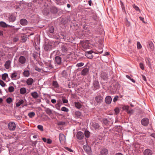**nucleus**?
Instances as JSON below:
<instances>
[{
	"label": "nucleus",
	"instance_id": "e2e57ef3",
	"mask_svg": "<svg viewBox=\"0 0 155 155\" xmlns=\"http://www.w3.org/2000/svg\"><path fill=\"white\" fill-rule=\"evenodd\" d=\"M125 24H126V25L128 26H130V22L128 21L127 18H126Z\"/></svg>",
	"mask_w": 155,
	"mask_h": 155
},
{
	"label": "nucleus",
	"instance_id": "a19ab883",
	"mask_svg": "<svg viewBox=\"0 0 155 155\" xmlns=\"http://www.w3.org/2000/svg\"><path fill=\"white\" fill-rule=\"evenodd\" d=\"M7 78H8V75L7 74L5 73L2 75V79L3 80H5Z\"/></svg>",
	"mask_w": 155,
	"mask_h": 155
},
{
	"label": "nucleus",
	"instance_id": "72a5a7b5",
	"mask_svg": "<svg viewBox=\"0 0 155 155\" xmlns=\"http://www.w3.org/2000/svg\"><path fill=\"white\" fill-rule=\"evenodd\" d=\"M20 93L21 94H24L26 92V89L25 87H22L20 88Z\"/></svg>",
	"mask_w": 155,
	"mask_h": 155
},
{
	"label": "nucleus",
	"instance_id": "09e8293b",
	"mask_svg": "<svg viewBox=\"0 0 155 155\" xmlns=\"http://www.w3.org/2000/svg\"><path fill=\"white\" fill-rule=\"evenodd\" d=\"M129 106H124L122 107V109L124 110H126L127 111L129 109Z\"/></svg>",
	"mask_w": 155,
	"mask_h": 155
},
{
	"label": "nucleus",
	"instance_id": "0eeeda50",
	"mask_svg": "<svg viewBox=\"0 0 155 155\" xmlns=\"http://www.w3.org/2000/svg\"><path fill=\"white\" fill-rule=\"evenodd\" d=\"M93 85L94 86L93 90H96L100 87V85L97 80H95L93 82Z\"/></svg>",
	"mask_w": 155,
	"mask_h": 155
},
{
	"label": "nucleus",
	"instance_id": "79ce46f5",
	"mask_svg": "<svg viewBox=\"0 0 155 155\" xmlns=\"http://www.w3.org/2000/svg\"><path fill=\"white\" fill-rule=\"evenodd\" d=\"M75 105L76 107L78 109H80L81 107V105L78 102L75 103Z\"/></svg>",
	"mask_w": 155,
	"mask_h": 155
},
{
	"label": "nucleus",
	"instance_id": "69168bd1",
	"mask_svg": "<svg viewBox=\"0 0 155 155\" xmlns=\"http://www.w3.org/2000/svg\"><path fill=\"white\" fill-rule=\"evenodd\" d=\"M140 68L142 70H143L144 69V67L143 66V64L142 63H140Z\"/></svg>",
	"mask_w": 155,
	"mask_h": 155
},
{
	"label": "nucleus",
	"instance_id": "cd10ccee",
	"mask_svg": "<svg viewBox=\"0 0 155 155\" xmlns=\"http://www.w3.org/2000/svg\"><path fill=\"white\" fill-rule=\"evenodd\" d=\"M61 50L62 52H66L68 51V47L67 45H63L61 46Z\"/></svg>",
	"mask_w": 155,
	"mask_h": 155
},
{
	"label": "nucleus",
	"instance_id": "4468645a",
	"mask_svg": "<svg viewBox=\"0 0 155 155\" xmlns=\"http://www.w3.org/2000/svg\"><path fill=\"white\" fill-rule=\"evenodd\" d=\"M52 47V46L51 45L48 43H45L44 45V48L46 51H48L51 50Z\"/></svg>",
	"mask_w": 155,
	"mask_h": 155
},
{
	"label": "nucleus",
	"instance_id": "f257e3e1",
	"mask_svg": "<svg viewBox=\"0 0 155 155\" xmlns=\"http://www.w3.org/2000/svg\"><path fill=\"white\" fill-rule=\"evenodd\" d=\"M103 101V97L100 94H98L95 97L94 102L97 104L102 103Z\"/></svg>",
	"mask_w": 155,
	"mask_h": 155
},
{
	"label": "nucleus",
	"instance_id": "338daca9",
	"mask_svg": "<svg viewBox=\"0 0 155 155\" xmlns=\"http://www.w3.org/2000/svg\"><path fill=\"white\" fill-rule=\"evenodd\" d=\"M65 148L69 151L71 152H73V150L72 149H70V148L68 147H65Z\"/></svg>",
	"mask_w": 155,
	"mask_h": 155
},
{
	"label": "nucleus",
	"instance_id": "a211bd4d",
	"mask_svg": "<svg viewBox=\"0 0 155 155\" xmlns=\"http://www.w3.org/2000/svg\"><path fill=\"white\" fill-rule=\"evenodd\" d=\"M112 99L110 96H107L105 98V101L107 104H110L112 101Z\"/></svg>",
	"mask_w": 155,
	"mask_h": 155
},
{
	"label": "nucleus",
	"instance_id": "49530a36",
	"mask_svg": "<svg viewBox=\"0 0 155 155\" xmlns=\"http://www.w3.org/2000/svg\"><path fill=\"white\" fill-rule=\"evenodd\" d=\"M61 110L62 111H64L66 112H68V109L65 107H62L61 108Z\"/></svg>",
	"mask_w": 155,
	"mask_h": 155
},
{
	"label": "nucleus",
	"instance_id": "393cba45",
	"mask_svg": "<svg viewBox=\"0 0 155 155\" xmlns=\"http://www.w3.org/2000/svg\"><path fill=\"white\" fill-rule=\"evenodd\" d=\"M20 23L21 25L25 26L27 25L28 21L25 19L23 18L20 20Z\"/></svg>",
	"mask_w": 155,
	"mask_h": 155
},
{
	"label": "nucleus",
	"instance_id": "bf43d9fd",
	"mask_svg": "<svg viewBox=\"0 0 155 155\" xmlns=\"http://www.w3.org/2000/svg\"><path fill=\"white\" fill-rule=\"evenodd\" d=\"M114 111L116 114H118L120 112V110L118 108H116L114 109Z\"/></svg>",
	"mask_w": 155,
	"mask_h": 155
},
{
	"label": "nucleus",
	"instance_id": "9d476101",
	"mask_svg": "<svg viewBox=\"0 0 155 155\" xmlns=\"http://www.w3.org/2000/svg\"><path fill=\"white\" fill-rule=\"evenodd\" d=\"M89 69L87 68H84L81 71V74L83 76H86L89 72Z\"/></svg>",
	"mask_w": 155,
	"mask_h": 155
},
{
	"label": "nucleus",
	"instance_id": "1a4fd4ad",
	"mask_svg": "<svg viewBox=\"0 0 155 155\" xmlns=\"http://www.w3.org/2000/svg\"><path fill=\"white\" fill-rule=\"evenodd\" d=\"M141 123L143 126H147L149 124V120L147 118H144L141 120Z\"/></svg>",
	"mask_w": 155,
	"mask_h": 155
},
{
	"label": "nucleus",
	"instance_id": "a18cd8bd",
	"mask_svg": "<svg viewBox=\"0 0 155 155\" xmlns=\"http://www.w3.org/2000/svg\"><path fill=\"white\" fill-rule=\"evenodd\" d=\"M84 30L85 31V32H87L89 31L88 28L86 25H84L83 26Z\"/></svg>",
	"mask_w": 155,
	"mask_h": 155
},
{
	"label": "nucleus",
	"instance_id": "603ef678",
	"mask_svg": "<svg viewBox=\"0 0 155 155\" xmlns=\"http://www.w3.org/2000/svg\"><path fill=\"white\" fill-rule=\"evenodd\" d=\"M137 48L138 49H140L142 48V46L139 41L137 42Z\"/></svg>",
	"mask_w": 155,
	"mask_h": 155
},
{
	"label": "nucleus",
	"instance_id": "5701e85b",
	"mask_svg": "<svg viewBox=\"0 0 155 155\" xmlns=\"http://www.w3.org/2000/svg\"><path fill=\"white\" fill-rule=\"evenodd\" d=\"M70 21V18L68 17L65 18H62V22L64 24H66L69 22Z\"/></svg>",
	"mask_w": 155,
	"mask_h": 155
},
{
	"label": "nucleus",
	"instance_id": "680f3d73",
	"mask_svg": "<svg viewBox=\"0 0 155 155\" xmlns=\"http://www.w3.org/2000/svg\"><path fill=\"white\" fill-rule=\"evenodd\" d=\"M97 54H101L103 51V50L102 48H99L98 50L97 51Z\"/></svg>",
	"mask_w": 155,
	"mask_h": 155
},
{
	"label": "nucleus",
	"instance_id": "7ed1b4c3",
	"mask_svg": "<svg viewBox=\"0 0 155 155\" xmlns=\"http://www.w3.org/2000/svg\"><path fill=\"white\" fill-rule=\"evenodd\" d=\"M102 122L103 124L105 126H110L113 124V122L111 123L110 121H109L107 118H103L102 120Z\"/></svg>",
	"mask_w": 155,
	"mask_h": 155
},
{
	"label": "nucleus",
	"instance_id": "6e6d98bb",
	"mask_svg": "<svg viewBox=\"0 0 155 155\" xmlns=\"http://www.w3.org/2000/svg\"><path fill=\"white\" fill-rule=\"evenodd\" d=\"M6 101L8 104H10L12 101V99L11 97H8L6 100Z\"/></svg>",
	"mask_w": 155,
	"mask_h": 155
},
{
	"label": "nucleus",
	"instance_id": "f3484780",
	"mask_svg": "<svg viewBox=\"0 0 155 155\" xmlns=\"http://www.w3.org/2000/svg\"><path fill=\"white\" fill-rule=\"evenodd\" d=\"M55 62L58 64L60 65L61 63V58L59 56H57L55 57Z\"/></svg>",
	"mask_w": 155,
	"mask_h": 155
},
{
	"label": "nucleus",
	"instance_id": "2f4dec72",
	"mask_svg": "<svg viewBox=\"0 0 155 155\" xmlns=\"http://www.w3.org/2000/svg\"><path fill=\"white\" fill-rule=\"evenodd\" d=\"M31 95L32 96V97L35 99L37 98L39 96L37 92L35 91L31 93Z\"/></svg>",
	"mask_w": 155,
	"mask_h": 155
},
{
	"label": "nucleus",
	"instance_id": "4be33fe9",
	"mask_svg": "<svg viewBox=\"0 0 155 155\" xmlns=\"http://www.w3.org/2000/svg\"><path fill=\"white\" fill-rule=\"evenodd\" d=\"M16 19V17L13 14L11 15L8 18V20L10 22H14Z\"/></svg>",
	"mask_w": 155,
	"mask_h": 155
},
{
	"label": "nucleus",
	"instance_id": "ddd939ff",
	"mask_svg": "<svg viewBox=\"0 0 155 155\" xmlns=\"http://www.w3.org/2000/svg\"><path fill=\"white\" fill-rule=\"evenodd\" d=\"M84 137V134L81 131H79L77 133V137L78 140L82 139Z\"/></svg>",
	"mask_w": 155,
	"mask_h": 155
},
{
	"label": "nucleus",
	"instance_id": "6e6552de",
	"mask_svg": "<svg viewBox=\"0 0 155 155\" xmlns=\"http://www.w3.org/2000/svg\"><path fill=\"white\" fill-rule=\"evenodd\" d=\"M18 61L20 64H23L25 63L26 59L25 56H21L19 57Z\"/></svg>",
	"mask_w": 155,
	"mask_h": 155
},
{
	"label": "nucleus",
	"instance_id": "f704fd0d",
	"mask_svg": "<svg viewBox=\"0 0 155 155\" xmlns=\"http://www.w3.org/2000/svg\"><path fill=\"white\" fill-rule=\"evenodd\" d=\"M24 75L25 77H28L30 75L29 71L28 70H25L23 72Z\"/></svg>",
	"mask_w": 155,
	"mask_h": 155
},
{
	"label": "nucleus",
	"instance_id": "9b49d317",
	"mask_svg": "<svg viewBox=\"0 0 155 155\" xmlns=\"http://www.w3.org/2000/svg\"><path fill=\"white\" fill-rule=\"evenodd\" d=\"M91 126L95 130H99L100 127L99 124L95 122H93L92 123Z\"/></svg>",
	"mask_w": 155,
	"mask_h": 155
},
{
	"label": "nucleus",
	"instance_id": "39448f33",
	"mask_svg": "<svg viewBox=\"0 0 155 155\" xmlns=\"http://www.w3.org/2000/svg\"><path fill=\"white\" fill-rule=\"evenodd\" d=\"M97 19V16L95 15H93L90 18L89 21L92 25L96 23Z\"/></svg>",
	"mask_w": 155,
	"mask_h": 155
},
{
	"label": "nucleus",
	"instance_id": "37998d69",
	"mask_svg": "<svg viewBox=\"0 0 155 155\" xmlns=\"http://www.w3.org/2000/svg\"><path fill=\"white\" fill-rule=\"evenodd\" d=\"M28 115L30 118H32L35 116V113L34 112H31L28 114Z\"/></svg>",
	"mask_w": 155,
	"mask_h": 155
},
{
	"label": "nucleus",
	"instance_id": "774afa93",
	"mask_svg": "<svg viewBox=\"0 0 155 155\" xmlns=\"http://www.w3.org/2000/svg\"><path fill=\"white\" fill-rule=\"evenodd\" d=\"M18 38L17 37H15L13 38V41L14 42H16L18 41Z\"/></svg>",
	"mask_w": 155,
	"mask_h": 155
},
{
	"label": "nucleus",
	"instance_id": "4d7b16f0",
	"mask_svg": "<svg viewBox=\"0 0 155 155\" xmlns=\"http://www.w3.org/2000/svg\"><path fill=\"white\" fill-rule=\"evenodd\" d=\"M0 85L2 87H4L5 85V84L2 80H0Z\"/></svg>",
	"mask_w": 155,
	"mask_h": 155
},
{
	"label": "nucleus",
	"instance_id": "b1692460",
	"mask_svg": "<svg viewBox=\"0 0 155 155\" xmlns=\"http://www.w3.org/2000/svg\"><path fill=\"white\" fill-rule=\"evenodd\" d=\"M59 137L61 143L64 141L65 140V136L64 135L62 134H59Z\"/></svg>",
	"mask_w": 155,
	"mask_h": 155
},
{
	"label": "nucleus",
	"instance_id": "c03bdc74",
	"mask_svg": "<svg viewBox=\"0 0 155 155\" xmlns=\"http://www.w3.org/2000/svg\"><path fill=\"white\" fill-rule=\"evenodd\" d=\"M81 115V113L79 111H76L75 112V115L78 118H79Z\"/></svg>",
	"mask_w": 155,
	"mask_h": 155
},
{
	"label": "nucleus",
	"instance_id": "8fccbe9b",
	"mask_svg": "<svg viewBox=\"0 0 155 155\" xmlns=\"http://www.w3.org/2000/svg\"><path fill=\"white\" fill-rule=\"evenodd\" d=\"M133 6L136 11H139L140 12V9L135 4H133Z\"/></svg>",
	"mask_w": 155,
	"mask_h": 155
},
{
	"label": "nucleus",
	"instance_id": "aec40b11",
	"mask_svg": "<svg viewBox=\"0 0 155 155\" xmlns=\"http://www.w3.org/2000/svg\"><path fill=\"white\" fill-rule=\"evenodd\" d=\"M18 74L16 72H14L13 73L11 74V78L12 80H15L19 78V77H18Z\"/></svg>",
	"mask_w": 155,
	"mask_h": 155
},
{
	"label": "nucleus",
	"instance_id": "c85d7f7f",
	"mask_svg": "<svg viewBox=\"0 0 155 155\" xmlns=\"http://www.w3.org/2000/svg\"><path fill=\"white\" fill-rule=\"evenodd\" d=\"M11 61L9 60L7 61L4 65L6 69H8L10 68Z\"/></svg>",
	"mask_w": 155,
	"mask_h": 155
},
{
	"label": "nucleus",
	"instance_id": "5fc2aeb1",
	"mask_svg": "<svg viewBox=\"0 0 155 155\" xmlns=\"http://www.w3.org/2000/svg\"><path fill=\"white\" fill-rule=\"evenodd\" d=\"M84 63L83 62H80L76 64V66L78 67H80L83 66L84 65Z\"/></svg>",
	"mask_w": 155,
	"mask_h": 155
},
{
	"label": "nucleus",
	"instance_id": "864d4df0",
	"mask_svg": "<svg viewBox=\"0 0 155 155\" xmlns=\"http://www.w3.org/2000/svg\"><path fill=\"white\" fill-rule=\"evenodd\" d=\"M37 127L38 129L41 131H43V127L42 125H39Z\"/></svg>",
	"mask_w": 155,
	"mask_h": 155
},
{
	"label": "nucleus",
	"instance_id": "de8ad7c7",
	"mask_svg": "<svg viewBox=\"0 0 155 155\" xmlns=\"http://www.w3.org/2000/svg\"><path fill=\"white\" fill-rule=\"evenodd\" d=\"M8 91L10 92H12L14 91V88L13 86H10L8 87Z\"/></svg>",
	"mask_w": 155,
	"mask_h": 155
},
{
	"label": "nucleus",
	"instance_id": "20e7f679",
	"mask_svg": "<svg viewBox=\"0 0 155 155\" xmlns=\"http://www.w3.org/2000/svg\"><path fill=\"white\" fill-rule=\"evenodd\" d=\"M8 127L10 130L13 131L15 130L16 126L14 122H11L8 124Z\"/></svg>",
	"mask_w": 155,
	"mask_h": 155
},
{
	"label": "nucleus",
	"instance_id": "bb28decb",
	"mask_svg": "<svg viewBox=\"0 0 155 155\" xmlns=\"http://www.w3.org/2000/svg\"><path fill=\"white\" fill-rule=\"evenodd\" d=\"M42 12L44 15H47L50 12L49 8L48 7L45 8L43 10Z\"/></svg>",
	"mask_w": 155,
	"mask_h": 155
},
{
	"label": "nucleus",
	"instance_id": "f8f14e48",
	"mask_svg": "<svg viewBox=\"0 0 155 155\" xmlns=\"http://www.w3.org/2000/svg\"><path fill=\"white\" fill-rule=\"evenodd\" d=\"M101 77L104 80H107L108 78V74L105 72H102L101 75Z\"/></svg>",
	"mask_w": 155,
	"mask_h": 155
},
{
	"label": "nucleus",
	"instance_id": "13d9d810",
	"mask_svg": "<svg viewBox=\"0 0 155 155\" xmlns=\"http://www.w3.org/2000/svg\"><path fill=\"white\" fill-rule=\"evenodd\" d=\"M22 40L23 42L26 41L27 39V37L25 36H23L21 37Z\"/></svg>",
	"mask_w": 155,
	"mask_h": 155
},
{
	"label": "nucleus",
	"instance_id": "c9c22d12",
	"mask_svg": "<svg viewBox=\"0 0 155 155\" xmlns=\"http://www.w3.org/2000/svg\"><path fill=\"white\" fill-rule=\"evenodd\" d=\"M24 103V101L23 100H20L19 101L16 103V106L17 107H19L21 104H23Z\"/></svg>",
	"mask_w": 155,
	"mask_h": 155
},
{
	"label": "nucleus",
	"instance_id": "e433bc0d",
	"mask_svg": "<svg viewBox=\"0 0 155 155\" xmlns=\"http://www.w3.org/2000/svg\"><path fill=\"white\" fill-rule=\"evenodd\" d=\"M45 111L46 113L49 115H50L52 114L51 110L49 108H46L45 110Z\"/></svg>",
	"mask_w": 155,
	"mask_h": 155
},
{
	"label": "nucleus",
	"instance_id": "c756f323",
	"mask_svg": "<svg viewBox=\"0 0 155 155\" xmlns=\"http://www.w3.org/2000/svg\"><path fill=\"white\" fill-rule=\"evenodd\" d=\"M58 38L60 39H63L64 41H65L66 39V36L65 35L63 34L60 33L58 35Z\"/></svg>",
	"mask_w": 155,
	"mask_h": 155
},
{
	"label": "nucleus",
	"instance_id": "58836bf2",
	"mask_svg": "<svg viewBox=\"0 0 155 155\" xmlns=\"http://www.w3.org/2000/svg\"><path fill=\"white\" fill-rule=\"evenodd\" d=\"M0 25L3 28H7V24L3 21H0Z\"/></svg>",
	"mask_w": 155,
	"mask_h": 155
},
{
	"label": "nucleus",
	"instance_id": "473e14b6",
	"mask_svg": "<svg viewBox=\"0 0 155 155\" xmlns=\"http://www.w3.org/2000/svg\"><path fill=\"white\" fill-rule=\"evenodd\" d=\"M52 86L54 88H58L59 87V85L56 81H53L52 83Z\"/></svg>",
	"mask_w": 155,
	"mask_h": 155
},
{
	"label": "nucleus",
	"instance_id": "2eb2a0df",
	"mask_svg": "<svg viewBox=\"0 0 155 155\" xmlns=\"http://www.w3.org/2000/svg\"><path fill=\"white\" fill-rule=\"evenodd\" d=\"M108 152V150L105 148L102 149L100 151V153L101 155H107Z\"/></svg>",
	"mask_w": 155,
	"mask_h": 155
},
{
	"label": "nucleus",
	"instance_id": "3c124183",
	"mask_svg": "<svg viewBox=\"0 0 155 155\" xmlns=\"http://www.w3.org/2000/svg\"><path fill=\"white\" fill-rule=\"evenodd\" d=\"M150 59L148 58H147L146 59V61L149 66H151V63L149 60Z\"/></svg>",
	"mask_w": 155,
	"mask_h": 155
},
{
	"label": "nucleus",
	"instance_id": "423d86ee",
	"mask_svg": "<svg viewBox=\"0 0 155 155\" xmlns=\"http://www.w3.org/2000/svg\"><path fill=\"white\" fill-rule=\"evenodd\" d=\"M94 52L92 50H90L89 51H87L85 52V55L88 58L92 59V58L94 55L93 54H92Z\"/></svg>",
	"mask_w": 155,
	"mask_h": 155
},
{
	"label": "nucleus",
	"instance_id": "a878e982",
	"mask_svg": "<svg viewBox=\"0 0 155 155\" xmlns=\"http://www.w3.org/2000/svg\"><path fill=\"white\" fill-rule=\"evenodd\" d=\"M51 13L53 14L56 13L58 12V9L57 8L54 6H52L50 8Z\"/></svg>",
	"mask_w": 155,
	"mask_h": 155
},
{
	"label": "nucleus",
	"instance_id": "4c0bfd02",
	"mask_svg": "<svg viewBox=\"0 0 155 155\" xmlns=\"http://www.w3.org/2000/svg\"><path fill=\"white\" fill-rule=\"evenodd\" d=\"M48 31L49 33H53L54 32V28L52 26H50L49 27Z\"/></svg>",
	"mask_w": 155,
	"mask_h": 155
},
{
	"label": "nucleus",
	"instance_id": "412c9836",
	"mask_svg": "<svg viewBox=\"0 0 155 155\" xmlns=\"http://www.w3.org/2000/svg\"><path fill=\"white\" fill-rule=\"evenodd\" d=\"M148 46L151 51H153L154 49V46L153 42L150 41L148 42Z\"/></svg>",
	"mask_w": 155,
	"mask_h": 155
},
{
	"label": "nucleus",
	"instance_id": "dca6fc26",
	"mask_svg": "<svg viewBox=\"0 0 155 155\" xmlns=\"http://www.w3.org/2000/svg\"><path fill=\"white\" fill-rule=\"evenodd\" d=\"M83 148L84 150L87 153H89L90 152L91 149L90 147L87 145H85L83 146Z\"/></svg>",
	"mask_w": 155,
	"mask_h": 155
},
{
	"label": "nucleus",
	"instance_id": "0e129e2a",
	"mask_svg": "<svg viewBox=\"0 0 155 155\" xmlns=\"http://www.w3.org/2000/svg\"><path fill=\"white\" fill-rule=\"evenodd\" d=\"M119 97L118 96H115L113 99V101L114 102H115L118 100Z\"/></svg>",
	"mask_w": 155,
	"mask_h": 155
},
{
	"label": "nucleus",
	"instance_id": "052dcab7",
	"mask_svg": "<svg viewBox=\"0 0 155 155\" xmlns=\"http://www.w3.org/2000/svg\"><path fill=\"white\" fill-rule=\"evenodd\" d=\"M65 124V122L63 121H60L58 123V125H64Z\"/></svg>",
	"mask_w": 155,
	"mask_h": 155
},
{
	"label": "nucleus",
	"instance_id": "7c9ffc66",
	"mask_svg": "<svg viewBox=\"0 0 155 155\" xmlns=\"http://www.w3.org/2000/svg\"><path fill=\"white\" fill-rule=\"evenodd\" d=\"M33 79L31 78H30L28 79L26 81V83L28 85H31L33 82Z\"/></svg>",
	"mask_w": 155,
	"mask_h": 155
},
{
	"label": "nucleus",
	"instance_id": "6ab92c4d",
	"mask_svg": "<svg viewBox=\"0 0 155 155\" xmlns=\"http://www.w3.org/2000/svg\"><path fill=\"white\" fill-rule=\"evenodd\" d=\"M143 153L144 155H152V151L150 149H146L143 151Z\"/></svg>",
	"mask_w": 155,
	"mask_h": 155
},
{
	"label": "nucleus",
	"instance_id": "f03ea898",
	"mask_svg": "<svg viewBox=\"0 0 155 155\" xmlns=\"http://www.w3.org/2000/svg\"><path fill=\"white\" fill-rule=\"evenodd\" d=\"M110 87L113 90V91L114 92H116L119 90L120 87V86L118 83L114 82L111 84Z\"/></svg>",
	"mask_w": 155,
	"mask_h": 155
},
{
	"label": "nucleus",
	"instance_id": "ea45409f",
	"mask_svg": "<svg viewBox=\"0 0 155 155\" xmlns=\"http://www.w3.org/2000/svg\"><path fill=\"white\" fill-rule=\"evenodd\" d=\"M90 132L88 130H85L84 131V134L85 136L87 138H88L90 136Z\"/></svg>",
	"mask_w": 155,
	"mask_h": 155
}]
</instances>
